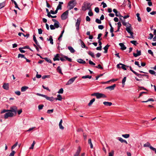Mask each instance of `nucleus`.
<instances>
[{"instance_id": "obj_37", "label": "nucleus", "mask_w": 156, "mask_h": 156, "mask_svg": "<svg viewBox=\"0 0 156 156\" xmlns=\"http://www.w3.org/2000/svg\"><path fill=\"white\" fill-rule=\"evenodd\" d=\"M136 16L137 17L138 21L139 22H141V20L140 17V14L139 13H136Z\"/></svg>"}, {"instance_id": "obj_63", "label": "nucleus", "mask_w": 156, "mask_h": 156, "mask_svg": "<svg viewBox=\"0 0 156 156\" xmlns=\"http://www.w3.org/2000/svg\"><path fill=\"white\" fill-rule=\"evenodd\" d=\"M62 6L60 5H58L56 9H57V10H58L59 9L61 10L62 9Z\"/></svg>"}, {"instance_id": "obj_28", "label": "nucleus", "mask_w": 156, "mask_h": 156, "mask_svg": "<svg viewBox=\"0 0 156 156\" xmlns=\"http://www.w3.org/2000/svg\"><path fill=\"white\" fill-rule=\"evenodd\" d=\"M28 88V87L27 86L22 87L21 88V91L22 92L25 91Z\"/></svg>"}, {"instance_id": "obj_5", "label": "nucleus", "mask_w": 156, "mask_h": 156, "mask_svg": "<svg viewBox=\"0 0 156 156\" xmlns=\"http://www.w3.org/2000/svg\"><path fill=\"white\" fill-rule=\"evenodd\" d=\"M14 115L13 113L11 112H8L5 114L4 115V118L6 119L8 117H12Z\"/></svg>"}, {"instance_id": "obj_22", "label": "nucleus", "mask_w": 156, "mask_h": 156, "mask_svg": "<svg viewBox=\"0 0 156 156\" xmlns=\"http://www.w3.org/2000/svg\"><path fill=\"white\" fill-rule=\"evenodd\" d=\"M79 41H80L82 47L83 48H85L86 49H87L88 48L86 47L85 44H84L83 41L81 39L79 40Z\"/></svg>"}, {"instance_id": "obj_17", "label": "nucleus", "mask_w": 156, "mask_h": 156, "mask_svg": "<svg viewBox=\"0 0 156 156\" xmlns=\"http://www.w3.org/2000/svg\"><path fill=\"white\" fill-rule=\"evenodd\" d=\"M110 46V45L107 44L103 48L104 50H105L104 53H106L108 52V50L109 47Z\"/></svg>"}, {"instance_id": "obj_6", "label": "nucleus", "mask_w": 156, "mask_h": 156, "mask_svg": "<svg viewBox=\"0 0 156 156\" xmlns=\"http://www.w3.org/2000/svg\"><path fill=\"white\" fill-rule=\"evenodd\" d=\"M83 5L87 9H89V10H91V6L92 5V4L90 5V3H89L84 2Z\"/></svg>"}, {"instance_id": "obj_34", "label": "nucleus", "mask_w": 156, "mask_h": 156, "mask_svg": "<svg viewBox=\"0 0 156 156\" xmlns=\"http://www.w3.org/2000/svg\"><path fill=\"white\" fill-rule=\"evenodd\" d=\"M59 23L58 22L57 23H55L54 24L55 28H58L59 27Z\"/></svg>"}, {"instance_id": "obj_40", "label": "nucleus", "mask_w": 156, "mask_h": 156, "mask_svg": "<svg viewBox=\"0 0 156 156\" xmlns=\"http://www.w3.org/2000/svg\"><path fill=\"white\" fill-rule=\"evenodd\" d=\"M18 58L20 57L21 58H26V57H25L24 55L21 54H18Z\"/></svg>"}, {"instance_id": "obj_10", "label": "nucleus", "mask_w": 156, "mask_h": 156, "mask_svg": "<svg viewBox=\"0 0 156 156\" xmlns=\"http://www.w3.org/2000/svg\"><path fill=\"white\" fill-rule=\"evenodd\" d=\"M33 39L37 46H38L41 49V48L39 45V43L37 41L36 37L34 35L33 36Z\"/></svg>"}, {"instance_id": "obj_11", "label": "nucleus", "mask_w": 156, "mask_h": 156, "mask_svg": "<svg viewBox=\"0 0 156 156\" xmlns=\"http://www.w3.org/2000/svg\"><path fill=\"white\" fill-rule=\"evenodd\" d=\"M113 12L115 13V15L116 16L119 17H122L123 16H122L120 13L119 12H118L117 10L115 9H113Z\"/></svg>"}, {"instance_id": "obj_44", "label": "nucleus", "mask_w": 156, "mask_h": 156, "mask_svg": "<svg viewBox=\"0 0 156 156\" xmlns=\"http://www.w3.org/2000/svg\"><path fill=\"white\" fill-rule=\"evenodd\" d=\"M95 22L98 24H101V20L98 18L96 19Z\"/></svg>"}, {"instance_id": "obj_27", "label": "nucleus", "mask_w": 156, "mask_h": 156, "mask_svg": "<svg viewBox=\"0 0 156 156\" xmlns=\"http://www.w3.org/2000/svg\"><path fill=\"white\" fill-rule=\"evenodd\" d=\"M119 64L120 65L122 66L121 68H122L124 70H126V67H129V66H126L124 64H123L122 63H120Z\"/></svg>"}, {"instance_id": "obj_58", "label": "nucleus", "mask_w": 156, "mask_h": 156, "mask_svg": "<svg viewBox=\"0 0 156 156\" xmlns=\"http://www.w3.org/2000/svg\"><path fill=\"white\" fill-rule=\"evenodd\" d=\"M125 21V20H122V24L123 25L127 27L128 26L127 25V23H126Z\"/></svg>"}, {"instance_id": "obj_31", "label": "nucleus", "mask_w": 156, "mask_h": 156, "mask_svg": "<svg viewBox=\"0 0 156 156\" xmlns=\"http://www.w3.org/2000/svg\"><path fill=\"white\" fill-rule=\"evenodd\" d=\"M95 101V98H93L90 101L89 103L88 104V105L89 106H90Z\"/></svg>"}, {"instance_id": "obj_15", "label": "nucleus", "mask_w": 156, "mask_h": 156, "mask_svg": "<svg viewBox=\"0 0 156 156\" xmlns=\"http://www.w3.org/2000/svg\"><path fill=\"white\" fill-rule=\"evenodd\" d=\"M81 151V148L80 146H79L75 154L74 155V156H78L79 155Z\"/></svg>"}, {"instance_id": "obj_16", "label": "nucleus", "mask_w": 156, "mask_h": 156, "mask_svg": "<svg viewBox=\"0 0 156 156\" xmlns=\"http://www.w3.org/2000/svg\"><path fill=\"white\" fill-rule=\"evenodd\" d=\"M119 46L121 47V49L122 50H124L126 49V47L124 44L122 43H120L119 44Z\"/></svg>"}, {"instance_id": "obj_2", "label": "nucleus", "mask_w": 156, "mask_h": 156, "mask_svg": "<svg viewBox=\"0 0 156 156\" xmlns=\"http://www.w3.org/2000/svg\"><path fill=\"white\" fill-rule=\"evenodd\" d=\"M76 2L75 0H72L69 2L68 3V6H69V10L73 9L76 5Z\"/></svg>"}, {"instance_id": "obj_12", "label": "nucleus", "mask_w": 156, "mask_h": 156, "mask_svg": "<svg viewBox=\"0 0 156 156\" xmlns=\"http://www.w3.org/2000/svg\"><path fill=\"white\" fill-rule=\"evenodd\" d=\"M137 53H133V56L135 57H137L138 56H140L141 55V51H138V50H136Z\"/></svg>"}, {"instance_id": "obj_32", "label": "nucleus", "mask_w": 156, "mask_h": 156, "mask_svg": "<svg viewBox=\"0 0 156 156\" xmlns=\"http://www.w3.org/2000/svg\"><path fill=\"white\" fill-rule=\"evenodd\" d=\"M88 54L90 56H91V57L93 58H95L94 53L91 51H89L88 52Z\"/></svg>"}, {"instance_id": "obj_25", "label": "nucleus", "mask_w": 156, "mask_h": 156, "mask_svg": "<svg viewBox=\"0 0 156 156\" xmlns=\"http://www.w3.org/2000/svg\"><path fill=\"white\" fill-rule=\"evenodd\" d=\"M117 24H118V29L116 31H115V32H118L119 31L120 27L122 26L121 23L120 22H119L118 23H117Z\"/></svg>"}, {"instance_id": "obj_14", "label": "nucleus", "mask_w": 156, "mask_h": 156, "mask_svg": "<svg viewBox=\"0 0 156 156\" xmlns=\"http://www.w3.org/2000/svg\"><path fill=\"white\" fill-rule=\"evenodd\" d=\"M116 86V84H114L113 85L107 87L106 88V89H109L110 90H113L114 89L115 87Z\"/></svg>"}, {"instance_id": "obj_45", "label": "nucleus", "mask_w": 156, "mask_h": 156, "mask_svg": "<svg viewBox=\"0 0 156 156\" xmlns=\"http://www.w3.org/2000/svg\"><path fill=\"white\" fill-rule=\"evenodd\" d=\"M117 139L122 143H123V141H124V140L122 138L120 137H118Z\"/></svg>"}, {"instance_id": "obj_24", "label": "nucleus", "mask_w": 156, "mask_h": 156, "mask_svg": "<svg viewBox=\"0 0 156 156\" xmlns=\"http://www.w3.org/2000/svg\"><path fill=\"white\" fill-rule=\"evenodd\" d=\"M3 88L6 90H8L9 89V85L8 83H4L2 86Z\"/></svg>"}, {"instance_id": "obj_19", "label": "nucleus", "mask_w": 156, "mask_h": 156, "mask_svg": "<svg viewBox=\"0 0 156 156\" xmlns=\"http://www.w3.org/2000/svg\"><path fill=\"white\" fill-rule=\"evenodd\" d=\"M77 62L80 64H84L86 63V62L85 61L83 60L82 59H78L77 60Z\"/></svg>"}, {"instance_id": "obj_60", "label": "nucleus", "mask_w": 156, "mask_h": 156, "mask_svg": "<svg viewBox=\"0 0 156 156\" xmlns=\"http://www.w3.org/2000/svg\"><path fill=\"white\" fill-rule=\"evenodd\" d=\"M15 153V151H12V152L10 153L9 156H14Z\"/></svg>"}, {"instance_id": "obj_33", "label": "nucleus", "mask_w": 156, "mask_h": 156, "mask_svg": "<svg viewBox=\"0 0 156 156\" xmlns=\"http://www.w3.org/2000/svg\"><path fill=\"white\" fill-rule=\"evenodd\" d=\"M91 78H92V76H89V75L83 76L82 77V78L83 79H86V78H88L89 79H91Z\"/></svg>"}, {"instance_id": "obj_59", "label": "nucleus", "mask_w": 156, "mask_h": 156, "mask_svg": "<svg viewBox=\"0 0 156 156\" xmlns=\"http://www.w3.org/2000/svg\"><path fill=\"white\" fill-rule=\"evenodd\" d=\"M18 142H16L13 145L11 148L12 149H14L17 145Z\"/></svg>"}, {"instance_id": "obj_47", "label": "nucleus", "mask_w": 156, "mask_h": 156, "mask_svg": "<svg viewBox=\"0 0 156 156\" xmlns=\"http://www.w3.org/2000/svg\"><path fill=\"white\" fill-rule=\"evenodd\" d=\"M126 77H124L122 80V84L124 85L125 84V82L126 81Z\"/></svg>"}, {"instance_id": "obj_57", "label": "nucleus", "mask_w": 156, "mask_h": 156, "mask_svg": "<svg viewBox=\"0 0 156 156\" xmlns=\"http://www.w3.org/2000/svg\"><path fill=\"white\" fill-rule=\"evenodd\" d=\"M95 11L97 13H98L99 12V8L98 7H95L94 9Z\"/></svg>"}, {"instance_id": "obj_1", "label": "nucleus", "mask_w": 156, "mask_h": 156, "mask_svg": "<svg viewBox=\"0 0 156 156\" xmlns=\"http://www.w3.org/2000/svg\"><path fill=\"white\" fill-rule=\"evenodd\" d=\"M128 24L129 26L128 27H127L126 28V30L128 33L130 34L131 36H127V37L129 38H132L134 39V36L133 35V33L131 31V30H132L131 25L129 23Z\"/></svg>"}, {"instance_id": "obj_9", "label": "nucleus", "mask_w": 156, "mask_h": 156, "mask_svg": "<svg viewBox=\"0 0 156 156\" xmlns=\"http://www.w3.org/2000/svg\"><path fill=\"white\" fill-rule=\"evenodd\" d=\"M96 97L97 98L99 99L101 98H105L106 97V96L104 94L97 93Z\"/></svg>"}, {"instance_id": "obj_55", "label": "nucleus", "mask_w": 156, "mask_h": 156, "mask_svg": "<svg viewBox=\"0 0 156 156\" xmlns=\"http://www.w3.org/2000/svg\"><path fill=\"white\" fill-rule=\"evenodd\" d=\"M150 145V144L149 142H147L144 145V147H149Z\"/></svg>"}, {"instance_id": "obj_20", "label": "nucleus", "mask_w": 156, "mask_h": 156, "mask_svg": "<svg viewBox=\"0 0 156 156\" xmlns=\"http://www.w3.org/2000/svg\"><path fill=\"white\" fill-rule=\"evenodd\" d=\"M62 120L61 119L59 123V128L61 129H64V127L62 125Z\"/></svg>"}, {"instance_id": "obj_8", "label": "nucleus", "mask_w": 156, "mask_h": 156, "mask_svg": "<svg viewBox=\"0 0 156 156\" xmlns=\"http://www.w3.org/2000/svg\"><path fill=\"white\" fill-rule=\"evenodd\" d=\"M77 78V76H76L74 77H73L72 78H71L66 83V85H69L73 83V82Z\"/></svg>"}, {"instance_id": "obj_43", "label": "nucleus", "mask_w": 156, "mask_h": 156, "mask_svg": "<svg viewBox=\"0 0 156 156\" xmlns=\"http://www.w3.org/2000/svg\"><path fill=\"white\" fill-rule=\"evenodd\" d=\"M44 105L43 104L39 105L38 106V108L39 110L42 109Z\"/></svg>"}, {"instance_id": "obj_29", "label": "nucleus", "mask_w": 156, "mask_h": 156, "mask_svg": "<svg viewBox=\"0 0 156 156\" xmlns=\"http://www.w3.org/2000/svg\"><path fill=\"white\" fill-rule=\"evenodd\" d=\"M57 98H55V99L56 100H58L59 101H61L62 99V98L61 95L60 94H58L57 95Z\"/></svg>"}, {"instance_id": "obj_61", "label": "nucleus", "mask_w": 156, "mask_h": 156, "mask_svg": "<svg viewBox=\"0 0 156 156\" xmlns=\"http://www.w3.org/2000/svg\"><path fill=\"white\" fill-rule=\"evenodd\" d=\"M88 14L90 16H92L93 15V13L91 10H89V12L88 13Z\"/></svg>"}, {"instance_id": "obj_62", "label": "nucleus", "mask_w": 156, "mask_h": 156, "mask_svg": "<svg viewBox=\"0 0 156 156\" xmlns=\"http://www.w3.org/2000/svg\"><path fill=\"white\" fill-rule=\"evenodd\" d=\"M101 4L103 5V8H105L107 6V5L104 2H102L101 3Z\"/></svg>"}, {"instance_id": "obj_51", "label": "nucleus", "mask_w": 156, "mask_h": 156, "mask_svg": "<svg viewBox=\"0 0 156 156\" xmlns=\"http://www.w3.org/2000/svg\"><path fill=\"white\" fill-rule=\"evenodd\" d=\"M63 92V88H61L59 89L58 93L59 94H62Z\"/></svg>"}, {"instance_id": "obj_18", "label": "nucleus", "mask_w": 156, "mask_h": 156, "mask_svg": "<svg viewBox=\"0 0 156 156\" xmlns=\"http://www.w3.org/2000/svg\"><path fill=\"white\" fill-rule=\"evenodd\" d=\"M103 104L106 106H111L112 105V103L111 102L104 101Z\"/></svg>"}, {"instance_id": "obj_30", "label": "nucleus", "mask_w": 156, "mask_h": 156, "mask_svg": "<svg viewBox=\"0 0 156 156\" xmlns=\"http://www.w3.org/2000/svg\"><path fill=\"white\" fill-rule=\"evenodd\" d=\"M57 70L59 73L61 74L62 75H63V73L62 72V69L61 67L60 66H58L57 69Z\"/></svg>"}, {"instance_id": "obj_3", "label": "nucleus", "mask_w": 156, "mask_h": 156, "mask_svg": "<svg viewBox=\"0 0 156 156\" xmlns=\"http://www.w3.org/2000/svg\"><path fill=\"white\" fill-rule=\"evenodd\" d=\"M68 13L69 10H66L65 12H63L61 16V19L62 20H66L67 18Z\"/></svg>"}, {"instance_id": "obj_23", "label": "nucleus", "mask_w": 156, "mask_h": 156, "mask_svg": "<svg viewBox=\"0 0 156 156\" xmlns=\"http://www.w3.org/2000/svg\"><path fill=\"white\" fill-rule=\"evenodd\" d=\"M59 55L58 54H57L55 56L54 58H53L54 61H55L56 60H59Z\"/></svg>"}, {"instance_id": "obj_42", "label": "nucleus", "mask_w": 156, "mask_h": 156, "mask_svg": "<svg viewBox=\"0 0 156 156\" xmlns=\"http://www.w3.org/2000/svg\"><path fill=\"white\" fill-rule=\"evenodd\" d=\"M47 62L50 63H52L51 61L48 58H44Z\"/></svg>"}, {"instance_id": "obj_53", "label": "nucleus", "mask_w": 156, "mask_h": 156, "mask_svg": "<svg viewBox=\"0 0 156 156\" xmlns=\"http://www.w3.org/2000/svg\"><path fill=\"white\" fill-rule=\"evenodd\" d=\"M54 111L53 109H52L51 110H48L47 111V113L48 114H50L52 113Z\"/></svg>"}, {"instance_id": "obj_64", "label": "nucleus", "mask_w": 156, "mask_h": 156, "mask_svg": "<svg viewBox=\"0 0 156 156\" xmlns=\"http://www.w3.org/2000/svg\"><path fill=\"white\" fill-rule=\"evenodd\" d=\"M50 27L51 29V30H54V29H55V27L54 25H51L50 26Z\"/></svg>"}, {"instance_id": "obj_13", "label": "nucleus", "mask_w": 156, "mask_h": 156, "mask_svg": "<svg viewBox=\"0 0 156 156\" xmlns=\"http://www.w3.org/2000/svg\"><path fill=\"white\" fill-rule=\"evenodd\" d=\"M44 98H46V99L47 100L49 101H54V100H55V98H54L53 97H49L47 96L46 95H45Z\"/></svg>"}, {"instance_id": "obj_41", "label": "nucleus", "mask_w": 156, "mask_h": 156, "mask_svg": "<svg viewBox=\"0 0 156 156\" xmlns=\"http://www.w3.org/2000/svg\"><path fill=\"white\" fill-rule=\"evenodd\" d=\"M5 2H3L1 3H0V9L4 7L5 6Z\"/></svg>"}, {"instance_id": "obj_48", "label": "nucleus", "mask_w": 156, "mask_h": 156, "mask_svg": "<svg viewBox=\"0 0 156 156\" xmlns=\"http://www.w3.org/2000/svg\"><path fill=\"white\" fill-rule=\"evenodd\" d=\"M149 72L152 75H155V72L153 70H149Z\"/></svg>"}, {"instance_id": "obj_54", "label": "nucleus", "mask_w": 156, "mask_h": 156, "mask_svg": "<svg viewBox=\"0 0 156 156\" xmlns=\"http://www.w3.org/2000/svg\"><path fill=\"white\" fill-rule=\"evenodd\" d=\"M35 144V141H34L32 144L31 146L30 147V149H33L34 148V146Z\"/></svg>"}, {"instance_id": "obj_50", "label": "nucleus", "mask_w": 156, "mask_h": 156, "mask_svg": "<svg viewBox=\"0 0 156 156\" xmlns=\"http://www.w3.org/2000/svg\"><path fill=\"white\" fill-rule=\"evenodd\" d=\"M96 68L100 69H103V68L101 66V65L100 64H99L98 65V66H95Z\"/></svg>"}, {"instance_id": "obj_26", "label": "nucleus", "mask_w": 156, "mask_h": 156, "mask_svg": "<svg viewBox=\"0 0 156 156\" xmlns=\"http://www.w3.org/2000/svg\"><path fill=\"white\" fill-rule=\"evenodd\" d=\"M47 40L48 41H50V43L52 44H53V39H52V36H49V38L48 39V38H47Z\"/></svg>"}, {"instance_id": "obj_36", "label": "nucleus", "mask_w": 156, "mask_h": 156, "mask_svg": "<svg viewBox=\"0 0 156 156\" xmlns=\"http://www.w3.org/2000/svg\"><path fill=\"white\" fill-rule=\"evenodd\" d=\"M64 58H65L67 60H68V61H69V62H72V59L70 58H68L66 56H64Z\"/></svg>"}, {"instance_id": "obj_38", "label": "nucleus", "mask_w": 156, "mask_h": 156, "mask_svg": "<svg viewBox=\"0 0 156 156\" xmlns=\"http://www.w3.org/2000/svg\"><path fill=\"white\" fill-rule=\"evenodd\" d=\"M129 134H128L122 135V136L126 138H128L129 137Z\"/></svg>"}, {"instance_id": "obj_52", "label": "nucleus", "mask_w": 156, "mask_h": 156, "mask_svg": "<svg viewBox=\"0 0 156 156\" xmlns=\"http://www.w3.org/2000/svg\"><path fill=\"white\" fill-rule=\"evenodd\" d=\"M102 34L101 33L99 34L98 35V37H97V39L99 40H101L102 38H100L101 37V36Z\"/></svg>"}, {"instance_id": "obj_56", "label": "nucleus", "mask_w": 156, "mask_h": 156, "mask_svg": "<svg viewBox=\"0 0 156 156\" xmlns=\"http://www.w3.org/2000/svg\"><path fill=\"white\" fill-rule=\"evenodd\" d=\"M149 147H150V148L153 151H154L155 152V153L156 154V148L153 147L152 146H150Z\"/></svg>"}, {"instance_id": "obj_21", "label": "nucleus", "mask_w": 156, "mask_h": 156, "mask_svg": "<svg viewBox=\"0 0 156 156\" xmlns=\"http://www.w3.org/2000/svg\"><path fill=\"white\" fill-rule=\"evenodd\" d=\"M68 49L69 50L70 52L71 53H73L75 52V50L73 49V48L71 46H68Z\"/></svg>"}, {"instance_id": "obj_35", "label": "nucleus", "mask_w": 156, "mask_h": 156, "mask_svg": "<svg viewBox=\"0 0 156 156\" xmlns=\"http://www.w3.org/2000/svg\"><path fill=\"white\" fill-rule=\"evenodd\" d=\"M88 143L90 144V148H93V145L91 142V140L90 139H89L88 140Z\"/></svg>"}, {"instance_id": "obj_4", "label": "nucleus", "mask_w": 156, "mask_h": 156, "mask_svg": "<svg viewBox=\"0 0 156 156\" xmlns=\"http://www.w3.org/2000/svg\"><path fill=\"white\" fill-rule=\"evenodd\" d=\"M81 21L80 18H79L77 20V22L76 23L75 26L76 27V30H79V26Z\"/></svg>"}, {"instance_id": "obj_49", "label": "nucleus", "mask_w": 156, "mask_h": 156, "mask_svg": "<svg viewBox=\"0 0 156 156\" xmlns=\"http://www.w3.org/2000/svg\"><path fill=\"white\" fill-rule=\"evenodd\" d=\"M134 74H135L139 78H141V76H142V74L138 73H136V72L135 73H134Z\"/></svg>"}, {"instance_id": "obj_46", "label": "nucleus", "mask_w": 156, "mask_h": 156, "mask_svg": "<svg viewBox=\"0 0 156 156\" xmlns=\"http://www.w3.org/2000/svg\"><path fill=\"white\" fill-rule=\"evenodd\" d=\"M130 42L136 46V44H138L136 41H130Z\"/></svg>"}, {"instance_id": "obj_39", "label": "nucleus", "mask_w": 156, "mask_h": 156, "mask_svg": "<svg viewBox=\"0 0 156 156\" xmlns=\"http://www.w3.org/2000/svg\"><path fill=\"white\" fill-rule=\"evenodd\" d=\"M154 101V100L153 98H149L148 99V100L147 101H142V102L144 103V102H147L148 101Z\"/></svg>"}, {"instance_id": "obj_7", "label": "nucleus", "mask_w": 156, "mask_h": 156, "mask_svg": "<svg viewBox=\"0 0 156 156\" xmlns=\"http://www.w3.org/2000/svg\"><path fill=\"white\" fill-rule=\"evenodd\" d=\"M9 112H13L16 114L17 112V108L16 106L12 107L10 108V109L9 110Z\"/></svg>"}]
</instances>
